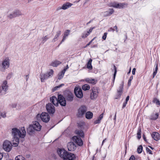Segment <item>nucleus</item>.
Here are the masks:
<instances>
[{"label": "nucleus", "mask_w": 160, "mask_h": 160, "mask_svg": "<svg viewBox=\"0 0 160 160\" xmlns=\"http://www.w3.org/2000/svg\"><path fill=\"white\" fill-rule=\"evenodd\" d=\"M57 153L60 157L64 160H75L76 158L74 154L68 152L63 149H58Z\"/></svg>", "instance_id": "2"}, {"label": "nucleus", "mask_w": 160, "mask_h": 160, "mask_svg": "<svg viewBox=\"0 0 160 160\" xmlns=\"http://www.w3.org/2000/svg\"><path fill=\"white\" fill-rule=\"evenodd\" d=\"M114 11L113 9H109L108 11L105 12V13H106V16H109L112 14L114 12Z\"/></svg>", "instance_id": "29"}, {"label": "nucleus", "mask_w": 160, "mask_h": 160, "mask_svg": "<svg viewBox=\"0 0 160 160\" xmlns=\"http://www.w3.org/2000/svg\"><path fill=\"white\" fill-rule=\"evenodd\" d=\"M95 28V27H91L89 29V31L87 32V33L89 35V34L92 32L93 29Z\"/></svg>", "instance_id": "45"}, {"label": "nucleus", "mask_w": 160, "mask_h": 160, "mask_svg": "<svg viewBox=\"0 0 160 160\" xmlns=\"http://www.w3.org/2000/svg\"><path fill=\"white\" fill-rule=\"evenodd\" d=\"M48 39L47 36H45L42 38V41L44 42L46 41Z\"/></svg>", "instance_id": "54"}, {"label": "nucleus", "mask_w": 160, "mask_h": 160, "mask_svg": "<svg viewBox=\"0 0 160 160\" xmlns=\"http://www.w3.org/2000/svg\"><path fill=\"white\" fill-rule=\"evenodd\" d=\"M108 6L110 7H113L116 8H118L119 6V3L116 2H111L108 4Z\"/></svg>", "instance_id": "25"}, {"label": "nucleus", "mask_w": 160, "mask_h": 160, "mask_svg": "<svg viewBox=\"0 0 160 160\" xmlns=\"http://www.w3.org/2000/svg\"><path fill=\"white\" fill-rule=\"evenodd\" d=\"M61 32L60 31H58L57 32L54 38L52 40V42H55L56 41V39L58 38L59 36L61 34Z\"/></svg>", "instance_id": "32"}, {"label": "nucleus", "mask_w": 160, "mask_h": 160, "mask_svg": "<svg viewBox=\"0 0 160 160\" xmlns=\"http://www.w3.org/2000/svg\"><path fill=\"white\" fill-rule=\"evenodd\" d=\"M75 132L76 134L78 135L79 137L82 138L84 137V134L83 131L82 130H76Z\"/></svg>", "instance_id": "21"}, {"label": "nucleus", "mask_w": 160, "mask_h": 160, "mask_svg": "<svg viewBox=\"0 0 160 160\" xmlns=\"http://www.w3.org/2000/svg\"><path fill=\"white\" fill-rule=\"evenodd\" d=\"M74 142L79 146H82L83 144V142L81 138L78 136H74L72 138Z\"/></svg>", "instance_id": "11"}, {"label": "nucleus", "mask_w": 160, "mask_h": 160, "mask_svg": "<svg viewBox=\"0 0 160 160\" xmlns=\"http://www.w3.org/2000/svg\"><path fill=\"white\" fill-rule=\"evenodd\" d=\"M113 67H114V73L113 74V80H112V82H113V84H114V83L115 78V77L116 76L117 72V68L115 65H114Z\"/></svg>", "instance_id": "35"}, {"label": "nucleus", "mask_w": 160, "mask_h": 160, "mask_svg": "<svg viewBox=\"0 0 160 160\" xmlns=\"http://www.w3.org/2000/svg\"><path fill=\"white\" fill-rule=\"evenodd\" d=\"M151 136L152 138L156 141H158L160 139V134L158 132H153Z\"/></svg>", "instance_id": "17"}, {"label": "nucleus", "mask_w": 160, "mask_h": 160, "mask_svg": "<svg viewBox=\"0 0 160 160\" xmlns=\"http://www.w3.org/2000/svg\"><path fill=\"white\" fill-rule=\"evenodd\" d=\"M3 145V148L5 151L8 152L11 150L12 145L10 142L5 141L4 142Z\"/></svg>", "instance_id": "9"}, {"label": "nucleus", "mask_w": 160, "mask_h": 160, "mask_svg": "<svg viewBox=\"0 0 160 160\" xmlns=\"http://www.w3.org/2000/svg\"><path fill=\"white\" fill-rule=\"evenodd\" d=\"M87 110V107L84 105H82L78 110V112L77 114V116L78 118L82 117L83 115L86 113Z\"/></svg>", "instance_id": "5"}, {"label": "nucleus", "mask_w": 160, "mask_h": 160, "mask_svg": "<svg viewBox=\"0 0 160 160\" xmlns=\"http://www.w3.org/2000/svg\"><path fill=\"white\" fill-rule=\"evenodd\" d=\"M2 68L4 70L8 68L9 66V59L8 58H6L2 62Z\"/></svg>", "instance_id": "20"}, {"label": "nucleus", "mask_w": 160, "mask_h": 160, "mask_svg": "<svg viewBox=\"0 0 160 160\" xmlns=\"http://www.w3.org/2000/svg\"><path fill=\"white\" fill-rule=\"evenodd\" d=\"M74 93L76 96L79 98H82L83 97L82 89L79 87H76L74 88Z\"/></svg>", "instance_id": "6"}, {"label": "nucleus", "mask_w": 160, "mask_h": 160, "mask_svg": "<svg viewBox=\"0 0 160 160\" xmlns=\"http://www.w3.org/2000/svg\"><path fill=\"white\" fill-rule=\"evenodd\" d=\"M146 150L147 153L150 154L152 155L153 154L152 151L148 148H146Z\"/></svg>", "instance_id": "42"}, {"label": "nucleus", "mask_w": 160, "mask_h": 160, "mask_svg": "<svg viewBox=\"0 0 160 160\" xmlns=\"http://www.w3.org/2000/svg\"><path fill=\"white\" fill-rule=\"evenodd\" d=\"M103 113H102L101 114H100V116H99L98 118V119L101 121V120L103 118Z\"/></svg>", "instance_id": "51"}, {"label": "nucleus", "mask_w": 160, "mask_h": 160, "mask_svg": "<svg viewBox=\"0 0 160 160\" xmlns=\"http://www.w3.org/2000/svg\"><path fill=\"white\" fill-rule=\"evenodd\" d=\"M128 4L126 3H119V6L118 8H123L128 7Z\"/></svg>", "instance_id": "28"}, {"label": "nucleus", "mask_w": 160, "mask_h": 160, "mask_svg": "<svg viewBox=\"0 0 160 160\" xmlns=\"http://www.w3.org/2000/svg\"><path fill=\"white\" fill-rule=\"evenodd\" d=\"M107 34H108V33L107 32H105L104 33V35H103V36L102 37V39H103L104 40H106V38H107Z\"/></svg>", "instance_id": "47"}, {"label": "nucleus", "mask_w": 160, "mask_h": 160, "mask_svg": "<svg viewBox=\"0 0 160 160\" xmlns=\"http://www.w3.org/2000/svg\"><path fill=\"white\" fill-rule=\"evenodd\" d=\"M70 32V30H67L64 32V35L67 37L69 34Z\"/></svg>", "instance_id": "43"}, {"label": "nucleus", "mask_w": 160, "mask_h": 160, "mask_svg": "<svg viewBox=\"0 0 160 160\" xmlns=\"http://www.w3.org/2000/svg\"><path fill=\"white\" fill-rule=\"evenodd\" d=\"M41 76V80L42 82L44 81L45 79H47L48 78V74H43L40 75Z\"/></svg>", "instance_id": "27"}, {"label": "nucleus", "mask_w": 160, "mask_h": 160, "mask_svg": "<svg viewBox=\"0 0 160 160\" xmlns=\"http://www.w3.org/2000/svg\"><path fill=\"white\" fill-rule=\"evenodd\" d=\"M61 63V62L60 61L58 60H55L53 62H52L50 64V66H52L53 67H57Z\"/></svg>", "instance_id": "22"}, {"label": "nucleus", "mask_w": 160, "mask_h": 160, "mask_svg": "<svg viewBox=\"0 0 160 160\" xmlns=\"http://www.w3.org/2000/svg\"><path fill=\"white\" fill-rule=\"evenodd\" d=\"M78 126V128L81 129H82L84 128V122H80L77 123Z\"/></svg>", "instance_id": "33"}, {"label": "nucleus", "mask_w": 160, "mask_h": 160, "mask_svg": "<svg viewBox=\"0 0 160 160\" xmlns=\"http://www.w3.org/2000/svg\"><path fill=\"white\" fill-rule=\"evenodd\" d=\"M33 129L37 131H40L41 130L42 126L37 121L34 122L32 125Z\"/></svg>", "instance_id": "16"}, {"label": "nucleus", "mask_w": 160, "mask_h": 160, "mask_svg": "<svg viewBox=\"0 0 160 160\" xmlns=\"http://www.w3.org/2000/svg\"><path fill=\"white\" fill-rule=\"evenodd\" d=\"M3 157L2 154L0 152V160H1Z\"/></svg>", "instance_id": "60"}, {"label": "nucleus", "mask_w": 160, "mask_h": 160, "mask_svg": "<svg viewBox=\"0 0 160 160\" xmlns=\"http://www.w3.org/2000/svg\"><path fill=\"white\" fill-rule=\"evenodd\" d=\"M152 102L153 103H155L158 107L160 106V102L156 98H154Z\"/></svg>", "instance_id": "30"}, {"label": "nucleus", "mask_w": 160, "mask_h": 160, "mask_svg": "<svg viewBox=\"0 0 160 160\" xmlns=\"http://www.w3.org/2000/svg\"><path fill=\"white\" fill-rule=\"evenodd\" d=\"M143 138L144 140L146 142L147 141V139H146V138L145 136V135H143Z\"/></svg>", "instance_id": "62"}, {"label": "nucleus", "mask_w": 160, "mask_h": 160, "mask_svg": "<svg viewBox=\"0 0 160 160\" xmlns=\"http://www.w3.org/2000/svg\"><path fill=\"white\" fill-rule=\"evenodd\" d=\"M64 73H65L62 71L61 72H60L58 75V79L60 80L62 79L63 78Z\"/></svg>", "instance_id": "36"}, {"label": "nucleus", "mask_w": 160, "mask_h": 160, "mask_svg": "<svg viewBox=\"0 0 160 160\" xmlns=\"http://www.w3.org/2000/svg\"><path fill=\"white\" fill-rule=\"evenodd\" d=\"M159 116V113L158 112H153L152 113L149 117L150 120H156L158 118Z\"/></svg>", "instance_id": "15"}, {"label": "nucleus", "mask_w": 160, "mask_h": 160, "mask_svg": "<svg viewBox=\"0 0 160 160\" xmlns=\"http://www.w3.org/2000/svg\"><path fill=\"white\" fill-rule=\"evenodd\" d=\"M113 29H114L117 32H118V27L116 25L114 27Z\"/></svg>", "instance_id": "58"}, {"label": "nucleus", "mask_w": 160, "mask_h": 160, "mask_svg": "<svg viewBox=\"0 0 160 160\" xmlns=\"http://www.w3.org/2000/svg\"><path fill=\"white\" fill-rule=\"evenodd\" d=\"M89 35L87 33H83L82 35V38H85L87 37Z\"/></svg>", "instance_id": "46"}, {"label": "nucleus", "mask_w": 160, "mask_h": 160, "mask_svg": "<svg viewBox=\"0 0 160 160\" xmlns=\"http://www.w3.org/2000/svg\"><path fill=\"white\" fill-rule=\"evenodd\" d=\"M65 98L68 101L71 102L73 100L74 95L71 92L68 91L66 92Z\"/></svg>", "instance_id": "12"}, {"label": "nucleus", "mask_w": 160, "mask_h": 160, "mask_svg": "<svg viewBox=\"0 0 160 160\" xmlns=\"http://www.w3.org/2000/svg\"><path fill=\"white\" fill-rule=\"evenodd\" d=\"M92 92L90 94V98L92 100H94L96 98L98 94V92L96 87H93L91 89Z\"/></svg>", "instance_id": "7"}, {"label": "nucleus", "mask_w": 160, "mask_h": 160, "mask_svg": "<svg viewBox=\"0 0 160 160\" xmlns=\"http://www.w3.org/2000/svg\"><path fill=\"white\" fill-rule=\"evenodd\" d=\"M93 113L90 111H88L86 112L85 113V117L86 118L88 119H90L92 118L93 117Z\"/></svg>", "instance_id": "23"}, {"label": "nucleus", "mask_w": 160, "mask_h": 160, "mask_svg": "<svg viewBox=\"0 0 160 160\" xmlns=\"http://www.w3.org/2000/svg\"><path fill=\"white\" fill-rule=\"evenodd\" d=\"M7 84V81H4L2 85V87L0 88V95H2L6 94L8 87Z\"/></svg>", "instance_id": "8"}, {"label": "nucleus", "mask_w": 160, "mask_h": 160, "mask_svg": "<svg viewBox=\"0 0 160 160\" xmlns=\"http://www.w3.org/2000/svg\"><path fill=\"white\" fill-rule=\"evenodd\" d=\"M142 145L139 146L137 148V152L138 153H141L142 151Z\"/></svg>", "instance_id": "39"}, {"label": "nucleus", "mask_w": 160, "mask_h": 160, "mask_svg": "<svg viewBox=\"0 0 160 160\" xmlns=\"http://www.w3.org/2000/svg\"><path fill=\"white\" fill-rule=\"evenodd\" d=\"M135 71H136V68H133L132 69V74L134 75L135 74Z\"/></svg>", "instance_id": "56"}, {"label": "nucleus", "mask_w": 160, "mask_h": 160, "mask_svg": "<svg viewBox=\"0 0 160 160\" xmlns=\"http://www.w3.org/2000/svg\"><path fill=\"white\" fill-rule=\"evenodd\" d=\"M64 84H61L60 85L58 86H57L54 88L53 90L54 91L56 90L58 88H60L61 87L64 86Z\"/></svg>", "instance_id": "44"}, {"label": "nucleus", "mask_w": 160, "mask_h": 160, "mask_svg": "<svg viewBox=\"0 0 160 160\" xmlns=\"http://www.w3.org/2000/svg\"><path fill=\"white\" fill-rule=\"evenodd\" d=\"M46 108L48 112L50 114H53L55 112V108L52 104L48 103L46 105Z\"/></svg>", "instance_id": "10"}, {"label": "nucleus", "mask_w": 160, "mask_h": 160, "mask_svg": "<svg viewBox=\"0 0 160 160\" xmlns=\"http://www.w3.org/2000/svg\"><path fill=\"white\" fill-rule=\"evenodd\" d=\"M109 31H112L113 32H114L115 31V29L112 28H109Z\"/></svg>", "instance_id": "61"}, {"label": "nucleus", "mask_w": 160, "mask_h": 160, "mask_svg": "<svg viewBox=\"0 0 160 160\" xmlns=\"http://www.w3.org/2000/svg\"><path fill=\"white\" fill-rule=\"evenodd\" d=\"M12 133L14 136L12 144L14 146L16 147L19 143V138H24L26 135V131L24 127L21 128V131L14 128L12 129Z\"/></svg>", "instance_id": "1"}, {"label": "nucleus", "mask_w": 160, "mask_h": 160, "mask_svg": "<svg viewBox=\"0 0 160 160\" xmlns=\"http://www.w3.org/2000/svg\"><path fill=\"white\" fill-rule=\"evenodd\" d=\"M95 38H94L93 39H92L90 42H89L88 43L85 48H86L88 46H89L92 42V41L94 40V39Z\"/></svg>", "instance_id": "50"}, {"label": "nucleus", "mask_w": 160, "mask_h": 160, "mask_svg": "<svg viewBox=\"0 0 160 160\" xmlns=\"http://www.w3.org/2000/svg\"><path fill=\"white\" fill-rule=\"evenodd\" d=\"M84 81L87 82L90 84L92 85H95L97 82V80L96 79H93L92 78H86Z\"/></svg>", "instance_id": "18"}, {"label": "nucleus", "mask_w": 160, "mask_h": 160, "mask_svg": "<svg viewBox=\"0 0 160 160\" xmlns=\"http://www.w3.org/2000/svg\"><path fill=\"white\" fill-rule=\"evenodd\" d=\"M68 150L69 151H73L76 148L75 144L72 142H69L67 145Z\"/></svg>", "instance_id": "14"}, {"label": "nucleus", "mask_w": 160, "mask_h": 160, "mask_svg": "<svg viewBox=\"0 0 160 160\" xmlns=\"http://www.w3.org/2000/svg\"><path fill=\"white\" fill-rule=\"evenodd\" d=\"M50 100L55 106H57L58 103L62 106H65L66 105V101L63 96L61 94L58 96V98L55 96H53L50 98Z\"/></svg>", "instance_id": "3"}, {"label": "nucleus", "mask_w": 160, "mask_h": 160, "mask_svg": "<svg viewBox=\"0 0 160 160\" xmlns=\"http://www.w3.org/2000/svg\"><path fill=\"white\" fill-rule=\"evenodd\" d=\"M92 60L91 59H90L88 61V63L86 65L87 68L90 70H92Z\"/></svg>", "instance_id": "26"}, {"label": "nucleus", "mask_w": 160, "mask_h": 160, "mask_svg": "<svg viewBox=\"0 0 160 160\" xmlns=\"http://www.w3.org/2000/svg\"><path fill=\"white\" fill-rule=\"evenodd\" d=\"M53 73V71L52 69H50L49 70V72L48 73H46L48 74V78L50 76H52Z\"/></svg>", "instance_id": "40"}, {"label": "nucleus", "mask_w": 160, "mask_h": 160, "mask_svg": "<svg viewBox=\"0 0 160 160\" xmlns=\"http://www.w3.org/2000/svg\"><path fill=\"white\" fill-rule=\"evenodd\" d=\"M129 96H128L126 99L125 102H128V101L129 100Z\"/></svg>", "instance_id": "59"}, {"label": "nucleus", "mask_w": 160, "mask_h": 160, "mask_svg": "<svg viewBox=\"0 0 160 160\" xmlns=\"http://www.w3.org/2000/svg\"><path fill=\"white\" fill-rule=\"evenodd\" d=\"M92 20H90L87 23V24L88 25V24H89V23H90L91 22H92Z\"/></svg>", "instance_id": "64"}, {"label": "nucleus", "mask_w": 160, "mask_h": 160, "mask_svg": "<svg viewBox=\"0 0 160 160\" xmlns=\"http://www.w3.org/2000/svg\"><path fill=\"white\" fill-rule=\"evenodd\" d=\"M100 122V120L98 119L97 120H95L94 121V124H98Z\"/></svg>", "instance_id": "49"}, {"label": "nucleus", "mask_w": 160, "mask_h": 160, "mask_svg": "<svg viewBox=\"0 0 160 160\" xmlns=\"http://www.w3.org/2000/svg\"><path fill=\"white\" fill-rule=\"evenodd\" d=\"M158 70V64H157L156 65V67L155 68V69L153 73L152 78H154L155 76L156 75L157 72Z\"/></svg>", "instance_id": "38"}, {"label": "nucleus", "mask_w": 160, "mask_h": 160, "mask_svg": "<svg viewBox=\"0 0 160 160\" xmlns=\"http://www.w3.org/2000/svg\"><path fill=\"white\" fill-rule=\"evenodd\" d=\"M66 36L63 35V38H62V40L60 44H61L66 39Z\"/></svg>", "instance_id": "55"}, {"label": "nucleus", "mask_w": 160, "mask_h": 160, "mask_svg": "<svg viewBox=\"0 0 160 160\" xmlns=\"http://www.w3.org/2000/svg\"><path fill=\"white\" fill-rule=\"evenodd\" d=\"M72 5V3H71L69 2H67L66 3L64 4L62 6V9L64 10L66 9L71 6Z\"/></svg>", "instance_id": "24"}, {"label": "nucleus", "mask_w": 160, "mask_h": 160, "mask_svg": "<svg viewBox=\"0 0 160 160\" xmlns=\"http://www.w3.org/2000/svg\"><path fill=\"white\" fill-rule=\"evenodd\" d=\"M141 128H139L138 129L137 135V138L138 139H139L141 138Z\"/></svg>", "instance_id": "34"}, {"label": "nucleus", "mask_w": 160, "mask_h": 160, "mask_svg": "<svg viewBox=\"0 0 160 160\" xmlns=\"http://www.w3.org/2000/svg\"><path fill=\"white\" fill-rule=\"evenodd\" d=\"M82 89L84 91L88 90L90 89V86L88 84H85L82 86Z\"/></svg>", "instance_id": "31"}, {"label": "nucleus", "mask_w": 160, "mask_h": 160, "mask_svg": "<svg viewBox=\"0 0 160 160\" xmlns=\"http://www.w3.org/2000/svg\"><path fill=\"white\" fill-rule=\"evenodd\" d=\"M33 131L32 129L30 128H28L27 130V132L29 133V134H31V133Z\"/></svg>", "instance_id": "48"}, {"label": "nucleus", "mask_w": 160, "mask_h": 160, "mask_svg": "<svg viewBox=\"0 0 160 160\" xmlns=\"http://www.w3.org/2000/svg\"><path fill=\"white\" fill-rule=\"evenodd\" d=\"M0 115H1L3 118H5L6 117V113H4L3 114L2 113L1 114L0 113Z\"/></svg>", "instance_id": "57"}, {"label": "nucleus", "mask_w": 160, "mask_h": 160, "mask_svg": "<svg viewBox=\"0 0 160 160\" xmlns=\"http://www.w3.org/2000/svg\"><path fill=\"white\" fill-rule=\"evenodd\" d=\"M21 12L19 10H16L15 12H13L12 13L10 14L8 17L10 18H14L16 17H18L20 15H21Z\"/></svg>", "instance_id": "19"}, {"label": "nucleus", "mask_w": 160, "mask_h": 160, "mask_svg": "<svg viewBox=\"0 0 160 160\" xmlns=\"http://www.w3.org/2000/svg\"><path fill=\"white\" fill-rule=\"evenodd\" d=\"M62 9V7H59L57 9V11L59 10Z\"/></svg>", "instance_id": "63"}, {"label": "nucleus", "mask_w": 160, "mask_h": 160, "mask_svg": "<svg viewBox=\"0 0 160 160\" xmlns=\"http://www.w3.org/2000/svg\"><path fill=\"white\" fill-rule=\"evenodd\" d=\"M15 160H26L25 158L21 155H18L16 157Z\"/></svg>", "instance_id": "37"}, {"label": "nucleus", "mask_w": 160, "mask_h": 160, "mask_svg": "<svg viewBox=\"0 0 160 160\" xmlns=\"http://www.w3.org/2000/svg\"><path fill=\"white\" fill-rule=\"evenodd\" d=\"M50 116L49 114L46 112H43L41 114H38L37 115L36 118L38 120L41 119L42 121L44 122H48L50 119Z\"/></svg>", "instance_id": "4"}, {"label": "nucleus", "mask_w": 160, "mask_h": 160, "mask_svg": "<svg viewBox=\"0 0 160 160\" xmlns=\"http://www.w3.org/2000/svg\"><path fill=\"white\" fill-rule=\"evenodd\" d=\"M133 79V76H130L129 80H128V85L129 86L131 85V82Z\"/></svg>", "instance_id": "41"}, {"label": "nucleus", "mask_w": 160, "mask_h": 160, "mask_svg": "<svg viewBox=\"0 0 160 160\" xmlns=\"http://www.w3.org/2000/svg\"><path fill=\"white\" fill-rule=\"evenodd\" d=\"M123 90V85L122 84L120 85L118 89L117 90L118 94L115 98L116 99L119 98L122 93Z\"/></svg>", "instance_id": "13"}, {"label": "nucleus", "mask_w": 160, "mask_h": 160, "mask_svg": "<svg viewBox=\"0 0 160 160\" xmlns=\"http://www.w3.org/2000/svg\"><path fill=\"white\" fill-rule=\"evenodd\" d=\"M68 65H67L66 67L64 68V69H63V70H62V72H64L65 73L66 71V70L68 68Z\"/></svg>", "instance_id": "52"}, {"label": "nucleus", "mask_w": 160, "mask_h": 160, "mask_svg": "<svg viewBox=\"0 0 160 160\" xmlns=\"http://www.w3.org/2000/svg\"><path fill=\"white\" fill-rule=\"evenodd\" d=\"M127 104V102H124L123 103V105H122V108L123 109L126 106V105Z\"/></svg>", "instance_id": "53"}]
</instances>
